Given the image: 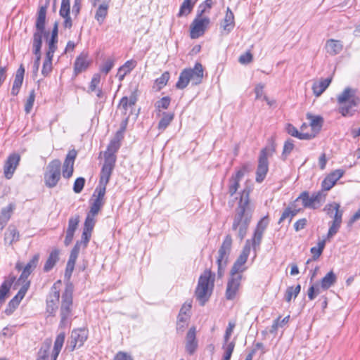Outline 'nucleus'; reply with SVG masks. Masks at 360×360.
<instances>
[{"instance_id":"f257e3e1","label":"nucleus","mask_w":360,"mask_h":360,"mask_svg":"<svg viewBox=\"0 0 360 360\" xmlns=\"http://www.w3.org/2000/svg\"><path fill=\"white\" fill-rule=\"evenodd\" d=\"M253 209L249 199V191L243 190L238 205L236 209L232 229L238 232V237L243 240L246 236L251 221Z\"/></svg>"},{"instance_id":"f03ea898","label":"nucleus","mask_w":360,"mask_h":360,"mask_svg":"<svg viewBox=\"0 0 360 360\" xmlns=\"http://www.w3.org/2000/svg\"><path fill=\"white\" fill-rule=\"evenodd\" d=\"M213 5L212 0H206L200 4L197 14L190 25V37L191 39H198L202 36L208 29L210 24L209 14Z\"/></svg>"},{"instance_id":"7ed1b4c3","label":"nucleus","mask_w":360,"mask_h":360,"mask_svg":"<svg viewBox=\"0 0 360 360\" xmlns=\"http://www.w3.org/2000/svg\"><path fill=\"white\" fill-rule=\"evenodd\" d=\"M268 224L269 219L267 217H264L259 220L255 230L252 240H246L245 245L240 255L236 259L237 262H238L240 264H243L244 265L245 264L250 252L251 243L255 252H256L257 249H259L262 240L264 232L266 230Z\"/></svg>"},{"instance_id":"20e7f679","label":"nucleus","mask_w":360,"mask_h":360,"mask_svg":"<svg viewBox=\"0 0 360 360\" xmlns=\"http://www.w3.org/2000/svg\"><path fill=\"white\" fill-rule=\"evenodd\" d=\"M214 277L210 269H206L199 277L195 296L202 306L209 300L212 293Z\"/></svg>"},{"instance_id":"39448f33","label":"nucleus","mask_w":360,"mask_h":360,"mask_svg":"<svg viewBox=\"0 0 360 360\" xmlns=\"http://www.w3.org/2000/svg\"><path fill=\"white\" fill-rule=\"evenodd\" d=\"M356 90L347 87L338 96L337 101L340 105L338 112L344 117H352L356 112L355 108L360 100L356 96Z\"/></svg>"},{"instance_id":"423d86ee","label":"nucleus","mask_w":360,"mask_h":360,"mask_svg":"<svg viewBox=\"0 0 360 360\" xmlns=\"http://www.w3.org/2000/svg\"><path fill=\"white\" fill-rule=\"evenodd\" d=\"M323 210L332 219L328 223L329 229L326 236V239L329 240L337 234L341 227L343 210H340V205L335 202L327 204Z\"/></svg>"},{"instance_id":"0eeeda50","label":"nucleus","mask_w":360,"mask_h":360,"mask_svg":"<svg viewBox=\"0 0 360 360\" xmlns=\"http://www.w3.org/2000/svg\"><path fill=\"white\" fill-rule=\"evenodd\" d=\"M202 65L200 63H196L193 68H186L182 70L176 84V87L179 89H184L190 82L193 85H198L202 82Z\"/></svg>"},{"instance_id":"6e6552de","label":"nucleus","mask_w":360,"mask_h":360,"mask_svg":"<svg viewBox=\"0 0 360 360\" xmlns=\"http://www.w3.org/2000/svg\"><path fill=\"white\" fill-rule=\"evenodd\" d=\"M231 245L232 238L230 235H227L218 251L219 255L217 264L218 266L217 274L219 278H221L224 276L225 269L228 264Z\"/></svg>"},{"instance_id":"1a4fd4ad","label":"nucleus","mask_w":360,"mask_h":360,"mask_svg":"<svg viewBox=\"0 0 360 360\" xmlns=\"http://www.w3.org/2000/svg\"><path fill=\"white\" fill-rule=\"evenodd\" d=\"M61 162L59 160L51 161L46 167L44 173V183L49 188L55 187L60 179Z\"/></svg>"},{"instance_id":"9d476101","label":"nucleus","mask_w":360,"mask_h":360,"mask_svg":"<svg viewBox=\"0 0 360 360\" xmlns=\"http://www.w3.org/2000/svg\"><path fill=\"white\" fill-rule=\"evenodd\" d=\"M325 196L326 195L323 193V191L314 193L311 196L307 191H303L294 202H295V205H297V202L301 201L303 207L315 210L320 207L321 201L324 200Z\"/></svg>"},{"instance_id":"9b49d317","label":"nucleus","mask_w":360,"mask_h":360,"mask_svg":"<svg viewBox=\"0 0 360 360\" xmlns=\"http://www.w3.org/2000/svg\"><path fill=\"white\" fill-rule=\"evenodd\" d=\"M46 6H41L37 12V16L35 23L36 30L33 34V42L34 44H42V37L49 34V32L45 31L46 16Z\"/></svg>"},{"instance_id":"f8f14e48","label":"nucleus","mask_w":360,"mask_h":360,"mask_svg":"<svg viewBox=\"0 0 360 360\" xmlns=\"http://www.w3.org/2000/svg\"><path fill=\"white\" fill-rule=\"evenodd\" d=\"M72 305V289L71 286H67L62 295L60 307V324L65 326L68 318L71 315Z\"/></svg>"},{"instance_id":"ddd939ff","label":"nucleus","mask_w":360,"mask_h":360,"mask_svg":"<svg viewBox=\"0 0 360 360\" xmlns=\"http://www.w3.org/2000/svg\"><path fill=\"white\" fill-rule=\"evenodd\" d=\"M125 127L117 131L115 137L110 141L108 146L107 150L104 152V160H108L110 158L112 162H116L117 157L115 153L117 152L121 146V141L123 139V132Z\"/></svg>"},{"instance_id":"4468645a","label":"nucleus","mask_w":360,"mask_h":360,"mask_svg":"<svg viewBox=\"0 0 360 360\" xmlns=\"http://www.w3.org/2000/svg\"><path fill=\"white\" fill-rule=\"evenodd\" d=\"M39 261V254H35L24 266L21 275L15 283V288H16L17 285H21L24 286L27 283L29 286L30 285V281H28V277L37 266Z\"/></svg>"},{"instance_id":"2eb2a0df","label":"nucleus","mask_w":360,"mask_h":360,"mask_svg":"<svg viewBox=\"0 0 360 360\" xmlns=\"http://www.w3.org/2000/svg\"><path fill=\"white\" fill-rule=\"evenodd\" d=\"M268 150L266 148H264L260 152L258 165L256 171V181L261 183L265 179L266 174L269 170V162H268Z\"/></svg>"},{"instance_id":"dca6fc26","label":"nucleus","mask_w":360,"mask_h":360,"mask_svg":"<svg viewBox=\"0 0 360 360\" xmlns=\"http://www.w3.org/2000/svg\"><path fill=\"white\" fill-rule=\"evenodd\" d=\"M88 337V331L84 328L73 330L68 341V347L73 351L77 347H82Z\"/></svg>"},{"instance_id":"f3484780","label":"nucleus","mask_w":360,"mask_h":360,"mask_svg":"<svg viewBox=\"0 0 360 360\" xmlns=\"http://www.w3.org/2000/svg\"><path fill=\"white\" fill-rule=\"evenodd\" d=\"M60 285V281L55 283L51 288V292L48 297L46 301V311L50 315H54L55 312L58 308V304L59 302L60 297V290L59 285Z\"/></svg>"},{"instance_id":"a211bd4d","label":"nucleus","mask_w":360,"mask_h":360,"mask_svg":"<svg viewBox=\"0 0 360 360\" xmlns=\"http://www.w3.org/2000/svg\"><path fill=\"white\" fill-rule=\"evenodd\" d=\"M242 276H231L226 284L225 297L228 300H233L237 296L242 280Z\"/></svg>"},{"instance_id":"6ab92c4d","label":"nucleus","mask_w":360,"mask_h":360,"mask_svg":"<svg viewBox=\"0 0 360 360\" xmlns=\"http://www.w3.org/2000/svg\"><path fill=\"white\" fill-rule=\"evenodd\" d=\"M250 170V165L249 164H245L242 167L238 169L234 175H233L229 179V193L232 196L233 195L239 187V182L243 177L245 172H248Z\"/></svg>"},{"instance_id":"aec40b11","label":"nucleus","mask_w":360,"mask_h":360,"mask_svg":"<svg viewBox=\"0 0 360 360\" xmlns=\"http://www.w3.org/2000/svg\"><path fill=\"white\" fill-rule=\"evenodd\" d=\"M20 155L18 153L11 154L5 162L4 166V174L7 179H11L19 165Z\"/></svg>"},{"instance_id":"412c9836","label":"nucleus","mask_w":360,"mask_h":360,"mask_svg":"<svg viewBox=\"0 0 360 360\" xmlns=\"http://www.w3.org/2000/svg\"><path fill=\"white\" fill-rule=\"evenodd\" d=\"M115 162H112V160L108 159V160H104V163L102 166L100 172V179L98 184L102 186H107L108 184L112 171L115 168Z\"/></svg>"},{"instance_id":"4be33fe9","label":"nucleus","mask_w":360,"mask_h":360,"mask_svg":"<svg viewBox=\"0 0 360 360\" xmlns=\"http://www.w3.org/2000/svg\"><path fill=\"white\" fill-rule=\"evenodd\" d=\"M76 157L77 151L75 150H72L68 153L63 165V176L64 178L69 179L72 176Z\"/></svg>"},{"instance_id":"5701e85b","label":"nucleus","mask_w":360,"mask_h":360,"mask_svg":"<svg viewBox=\"0 0 360 360\" xmlns=\"http://www.w3.org/2000/svg\"><path fill=\"white\" fill-rule=\"evenodd\" d=\"M137 101V96L135 92H132L129 97L124 96L121 98L119 108L124 115L129 116L131 111Z\"/></svg>"},{"instance_id":"b1692460","label":"nucleus","mask_w":360,"mask_h":360,"mask_svg":"<svg viewBox=\"0 0 360 360\" xmlns=\"http://www.w3.org/2000/svg\"><path fill=\"white\" fill-rule=\"evenodd\" d=\"M198 348V341L196 340V330L195 327L189 329L186 337V350L190 354H194Z\"/></svg>"},{"instance_id":"393cba45","label":"nucleus","mask_w":360,"mask_h":360,"mask_svg":"<svg viewBox=\"0 0 360 360\" xmlns=\"http://www.w3.org/2000/svg\"><path fill=\"white\" fill-rule=\"evenodd\" d=\"M70 0H62L60 9V15L64 18V27L71 28L72 26V20L70 16Z\"/></svg>"},{"instance_id":"a878e982","label":"nucleus","mask_w":360,"mask_h":360,"mask_svg":"<svg viewBox=\"0 0 360 360\" xmlns=\"http://www.w3.org/2000/svg\"><path fill=\"white\" fill-rule=\"evenodd\" d=\"M91 61L88 58L86 53H82L77 57L74 64V72L75 75H78L85 71L89 66Z\"/></svg>"},{"instance_id":"bb28decb","label":"nucleus","mask_w":360,"mask_h":360,"mask_svg":"<svg viewBox=\"0 0 360 360\" xmlns=\"http://www.w3.org/2000/svg\"><path fill=\"white\" fill-rule=\"evenodd\" d=\"M96 215H92L91 214H87L84 224V229L83 232L82 234V238L83 239H85V240H90L91 237V232L94 229V227L96 224L95 217Z\"/></svg>"},{"instance_id":"cd10ccee","label":"nucleus","mask_w":360,"mask_h":360,"mask_svg":"<svg viewBox=\"0 0 360 360\" xmlns=\"http://www.w3.org/2000/svg\"><path fill=\"white\" fill-rule=\"evenodd\" d=\"M234 15L229 8H227L225 17L221 22V34H228L234 27Z\"/></svg>"},{"instance_id":"c85d7f7f","label":"nucleus","mask_w":360,"mask_h":360,"mask_svg":"<svg viewBox=\"0 0 360 360\" xmlns=\"http://www.w3.org/2000/svg\"><path fill=\"white\" fill-rule=\"evenodd\" d=\"M343 49L342 42L340 40L328 39L325 44V49L327 53L330 56H336L339 54Z\"/></svg>"},{"instance_id":"c756f323","label":"nucleus","mask_w":360,"mask_h":360,"mask_svg":"<svg viewBox=\"0 0 360 360\" xmlns=\"http://www.w3.org/2000/svg\"><path fill=\"white\" fill-rule=\"evenodd\" d=\"M29 289V285L27 283L24 286L22 285L20 288L18 294L9 302L8 307L10 309H15L20 304V301L22 300L24 296L25 295L27 290ZM12 312V309L8 312V309L6 310V313L7 314H10Z\"/></svg>"},{"instance_id":"7c9ffc66","label":"nucleus","mask_w":360,"mask_h":360,"mask_svg":"<svg viewBox=\"0 0 360 360\" xmlns=\"http://www.w3.org/2000/svg\"><path fill=\"white\" fill-rule=\"evenodd\" d=\"M25 71V70L22 65H20L16 71L15 79L11 89V94L13 96H17L19 93L20 89L22 84Z\"/></svg>"},{"instance_id":"2f4dec72","label":"nucleus","mask_w":360,"mask_h":360,"mask_svg":"<svg viewBox=\"0 0 360 360\" xmlns=\"http://www.w3.org/2000/svg\"><path fill=\"white\" fill-rule=\"evenodd\" d=\"M285 130L288 134L300 140H310L315 136V134L310 133L300 132L292 124H287Z\"/></svg>"},{"instance_id":"473e14b6","label":"nucleus","mask_w":360,"mask_h":360,"mask_svg":"<svg viewBox=\"0 0 360 360\" xmlns=\"http://www.w3.org/2000/svg\"><path fill=\"white\" fill-rule=\"evenodd\" d=\"M15 280V276L11 274L0 286V304L4 302L6 296Z\"/></svg>"},{"instance_id":"72a5a7b5","label":"nucleus","mask_w":360,"mask_h":360,"mask_svg":"<svg viewBox=\"0 0 360 360\" xmlns=\"http://www.w3.org/2000/svg\"><path fill=\"white\" fill-rule=\"evenodd\" d=\"M332 81L331 78L321 79L318 82H315L312 86L314 94L319 97L320 96L328 87Z\"/></svg>"},{"instance_id":"f704fd0d","label":"nucleus","mask_w":360,"mask_h":360,"mask_svg":"<svg viewBox=\"0 0 360 360\" xmlns=\"http://www.w3.org/2000/svg\"><path fill=\"white\" fill-rule=\"evenodd\" d=\"M20 239V233L17 229L10 225L4 233V241L8 245H12L13 243L18 241Z\"/></svg>"},{"instance_id":"c9c22d12","label":"nucleus","mask_w":360,"mask_h":360,"mask_svg":"<svg viewBox=\"0 0 360 360\" xmlns=\"http://www.w3.org/2000/svg\"><path fill=\"white\" fill-rule=\"evenodd\" d=\"M13 210L14 205L11 203L1 210L0 214V231H1L7 224Z\"/></svg>"},{"instance_id":"e433bc0d","label":"nucleus","mask_w":360,"mask_h":360,"mask_svg":"<svg viewBox=\"0 0 360 360\" xmlns=\"http://www.w3.org/2000/svg\"><path fill=\"white\" fill-rule=\"evenodd\" d=\"M65 333L58 334L56 338L53 349L51 355V360H56L57 357L63 347L65 341Z\"/></svg>"},{"instance_id":"4c0bfd02","label":"nucleus","mask_w":360,"mask_h":360,"mask_svg":"<svg viewBox=\"0 0 360 360\" xmlns=\"http://www.w3.org/2000/svg\"><path fill=\"white\" fill-rule=\"evenodd\" d=\"M336 275L333 271H330L321 279L319 286L323 290H327L333 285L336 283Z\"/></svg>"},{"instance_id":"58836bf2","label":"nucleus","mask_w":360,"mask_h":360,"mask_svg":"<svg viewBox=\"0 0 360 360\" xmlns=\"http://www.w3.org/2000/svg\"><path fill=\"white\" fill-rule=\"evenodd\" d=\"M197 0H184L178 13V17L187 16L190 14Z\"/></svg>"},{"instance_id":"ea45409f","label":"nucleus","mask_w":360,"mask_h":360,"mask_svg":"<svg viewBox=\"0 0 360 360\" xmlns=\"http://www.w3.org/2000/svg\"><path fill=\"white\" fill-rule=\"evenodd\" d=\"M300 210L301 208L298 207L297 205H295V202H293L290 207H288L283 211L278 223L281 224L287 218H290V221L292 217L295 216Z\"/></svg>"},{"instance_id":"a19ab883","label":"nucleus","mask_w":360,"mask_h":360,"mask_svg":"<svg viewBox=\"0 0 360 360\" xmlns=\"http://www.w3.org/2000/svg\"><path fill=\"white\" fill-rule=\"evenodd\" d=\"M108 7L109 6L107 3H103L98 7L94 18L99 23V25L103 23L108 15Z\"/></svg>"},{"instance_id":"79ce46f5","label":"nucleus","mask_w":360,"mask_h":360,"mask_svg":"<svg viewBox=\"0 0 360 360\" xmlns=\"http://www.w3.org/2000/svg\"><path fill=\"white\" fill-rule=\"evenodd\" d=\"M89 240H85V239L81 238V240L77 241L72 248L69 259L77 261L79 253L81 249H85L89 243Z\"/></svg>"},{"instance_id":"37998d69","label":"nucleus","mask_w":360,"mask_h":360,"mask_svg":"<svg viewBox=\"0 0 360 360\" xmlns=\"http://www.w3.org/2000/svg\"><path fill=\"white\" fill-rule=\"evenodd\" d=\"M58 256H59V251L58 250H54L51 252L49 258L47 259V260L44 264V271H46V272L49 271L55 266V264L59 259Z\"/></svg>"},{"instance_id":"c03bdc74","label":"nucleus","mask_w":360,"mask_h":360,"mask_svg":"<svg viewBox=\"0 0 360 360\" xmlns=\"http://www.w3.org/2000/svg\"><path fill=\"white\" fill-rule=\"evenodd\" d=\"M42 44H39V45L36 44L32 43V47H33V53L36 56V59L34 60V65H33V72L34 74H37V72L39 70V65H40V60H41V48Z\"/></svg>"},{"instance_id":"a18cd8bd","label":"nucleus","mask_w":360,"mask_h":360,"mask_svg":"<svg viewBox=\"0 0 360 360\" xmlns=\"http://www.w3.org/2000/svg\"><path fill=\"white\" fill-rule=\"evenodd\" d=\"M173 119L174 114L164 112L162 113V117L158 123V129L163 131L169 126Z\"/></svg>"},{"instance_id":"49530a36","label":"nucleus","mask_w":360,"mask_h":360,"mask_svg":"<svg viewBox=\"0 0 360 360\" xmlns=\"http://www.w3.org/2000/svg\"><path fill=\"white\" fill-rule=\"evenodd\" d=\"M307 119L310 120V126L313 130L319 131L321 129L323 122L322 117L307 114Z\"/></svg>"},{"instance_id":"de8ad7c7","label":"nucleus","mask_w":360,"mask_h":360,"mask_svg":"<svg viewBox=\"0 0 360 360\" xmlns=\"http://www.w3.org/2000/svg\"><path fill=\"white\" fill-rule=\"evenodd\" d=\"M301 286L298 284L296 287L290 286L286 289L285 294V300L286 302H290L292 297L295 298L300 293Z\"/></svg>"},{"instance_id":"09e8293b","label":"nucleus","mask_w":360,"mask_h":360,"mask_svg":"<svg viewBox=\"0 0 360 360\" xmlns=\"http://www.w3.org/2000/svg\"><path fill=\"white\" fill-rule=\"evenodd\" d=\"M327 239H323L320 240L318 243L317 247H312L310 250L311 254L313 255V259L316 260L322 254L323 250L326 245V240Z\"/></svg>"},{"instance_id":"8fccbe9b","label":"nucleus","mask_w":360,"mask_h":360,"mask_svg":"<svg viewBox=\"0 0 360 360\" xmlns=\"http://www.w3.org/2000/svg\"><path fill=\"white\" fill-rule=\"evenodd\" d=\"M290 320V315H288L287 316L284 317L283 319H281V317H278L273 323L271 326V332L276 331L278 328H282L285 325H286Z\"/></svg>"},{"instance_id":"3c124183","label":"nucleus","mask_w":360,"mask_h":360,"mask_svg":"<svg viewBox=\"0 0 360 360\" xmlns=\"http://www.w3.org/2000/svg\"><path fill=\"white\" fill-rule=\"evenodd\" d=\"M246 269L247 267L243 264H240L236 261L231 269L230 275L242 276V273L244 272Z\"/></svg>"},{"instance_id":"603ef678","label":"nucleus","mask_w":360,"mask_h":360,"mask_svg":"<svg viewBox=\"0 0 360 360\" xmlns=\"http://www.w3.org/2000/svg\"><path fill=\"white\" fill-rule=\"evenodd\" d=\"M169 79V73L168 72H165L162 73L160 77L156 79L155 84L157 86L158 90H160L163 86H165L167 84Z\"/></svg>"},{"instance_id":"864d4df0","label":"nucleus","mask_w":360,"mask_h":360,"mask_svg":"<svg viewBox=\"0 0 360 360\" xmlns=\"http://www.w3.org/2000/svg\"><path fill=\"white\" fill-rule=\"evenodd\" d=\"M105 192L106 186L98 184L93 195V196L95 197L94 200H98L100 201L104 202V196L105 195Z\"/></svg>"},{"instance_id":"5fc2aeb1","label":"nucleus","mask_w":360,"mask_h":360,"mask_svg":"<svg viewBox=\"0 0 360 360\" xmlns=\"http://www.w3.org/2000/svg\"><path fill=\"white\" fill-rule=\"evenodd\" d=\"M79 223V216L75 215L69 219L67 230L74 231L77 229Z\"/></svg>"},{"instance_id":"6e6d98bb","label":"nucleus","mask_w":360,"mask_h":360,"mask_svg":"<svg viewBox=\"0 0 360 360\" xmlns=\"http://www.w3.org/2000/svg\"><path fill=\"white\" fill-rule=\"evenodd\" d=\"M103 205L104 202L94 199V202L91 205L90 212H89V214H91L92 215H96L99 212L100 210L101 209Z\"/></svg>"},{"instance_id":"4d7b16f0","label":"nucleus","mask_w":360,"mask_h":360,"mask_svg":"<svg viewBox=\"0 0 360 360\" xmlns=\"http://www.w3.org/2000/svg\"><path fill=\"white\" fill-rule=\"evenodd\" d=\"M171 99L169 96L162 98L155 103V108L160 112L161 109H167L170 104Z\"/></svg>"},{"instance_id":"13d9d810","label":"nucleus","mask_w":360,"mask_h":360,"mask_svg":"<svg viewBox=\"0 0 360 360\" xmlns=\"http://www.w3.org/2000/svg\"><path fill=\"white\" fill-rule=\"evenodd\" d=\"M35 99V93L34 90H32L30 93V95L26 101L25 106V111L26 113H30L34 102Z\"/></svg>"},{"instance_id":"bf43d9fd","label":"nucleus","mask_w":360,"mask_h":360,"mask_svg":"<svg viewBox=\"0 0 360 360\" xmlns=\"http://www.w3.org/2000/svg\"><path fill=\"white\" fill-rule=\"evenodd\" d=\"M336 181H335L333 178L328 174L322 181L321 187L322 190L327 191H329L333 186L335 184Z\"/></svg>"},{"instance_id":"052dcab7","label":"nucleus","mask_w":360,"mask_h":360,"mask_svg":"<svg viewBox=\"0 0 360 360\" xmlns=\"http://www.w3.org/2000/svg\"><path fill=\"white\" fill-rule=\"evenodd\" d=\"M320 288L319 284L312 285L308 290L307 295L310 300H313L316 296L320 294Z\"/></svg>"},{"instance_id":"680f3d73","label":"nucleus","mask_w":360,"mask_h":360,"mask_svg":"<svg viewBox=\"0 0 360 360\" xmlns=\"http://www.w3.org/2000/svg\"><path fill=\"white\" fill-rule=\"evenodd\" d=\"M293 148H294L293 141L291 139L287 140L285 142L284 146H283L282 156L284 158H286V157L292 152Z\"/></svg>"},{"instance_id":"e2e57ef3","label":"nucleus","mask_w":360,"mask_h":360,"mask_svg":"<svg viewBox=\"0 0 360 360\" xmlns=\"http://www.w3.org/2000/svg\"><path fill=\"white\" fill-rule=\"evenodd\" d=\"M114 66V60L112 58L107 59L105 63L101 66L100 70L101 72L107 75Z\"/></svg>"},{"instance_id":"0e129e2a","label":"nucleus","mask_w":360,"mask_h":360,"mask_svg":"<svg viewBox=\"0 0 360 360\" xmlns=\"http://www.w3.org/2000/svg\"><path fill=\"white\" fill-rule=\"evenodd\" d=\"M234 347H235V343L233 342H227V344H226V346H224L225 352H224L223 357L224 359H226L227 360H230L232 353L234 349Z\"/></svg>"},{"instance_id":"69168bd1","label":"nucleus","mask_w":360,"mask_h":360,"mask_svg":"<svg viewBox=\"0 0 360 360\" xmlns=\"http://www.w3.org/2000/svg\"><path fill=\"white\" fill-rule=\"evenodd\" d=\"M84 184H85L84 178H83V177L77 178L74 183V186H73L74 192L76 193H79L82 191V189L84 186Z\"/></svg>"},{"instance_id":"338daca9","label":"nucleus","mask_w":360,"mask_h":360,"mask_svg":"<svg viewBox=\"0 0 360 360\" xmlns=\"http://www.w3.org/2000/svg\"><path fill=\"white\" fill-rule=\"evenodd\" d=\"M101 81V75L99 74H95L90 82L89 91L90 92L95 91L96 90L97 86H98Z\"/></svg>"},{"instance_id":"774afa93","label":"nucleus","mask_w":360,"mask_h":360,"mask_svg":"<svg viewBox=\"0 0 360 360\" xmlns=\"http://www.w3.org/2000/svg\"><path fill=\"white\" fill-rule=\"evenodd\" d=\"M112 360H134L131 354L120 351L113 357Z\"/></svg>"}]
</instances>
